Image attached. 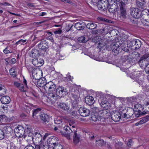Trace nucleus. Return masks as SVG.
Wrapping results in <instances>:
<instances>
[{
    "label": "nucleus",
    "mask_w": 149,
    "mask_h": 149,
    "mask_svg": "<svg viewBox=\"0 0 149 149\" xmlns=\"http://www.w3.org/2000/svg\"><path fill=\"white\" fill-rule=\"evenodd\" d=\"M137 6L139 8H143L146 3L145 0H136Z\"/></svg>",
    "instance_id": "nucleus-31"
},
{
    "label": "nucleus",
    "mask_w": 149,
    "mask_h": 149,
    "mask_svg": "<svg viewBox=\"0 0 149 149\" xmlns=\"http://www.w3.org/2000/svg\"><path fill=\"white\" fill-rule=\"evenodd\" d=\"M91 118V120L95 122L97 121L98 119L97 116L96 115H92Z\"/></svg>",
    "instance_id": "nucleus-60"
},
{
    "label": "nucleus",
    "mask_w": 149,
    "mask_h": 149,
    "mask_svg": "<svg viewBox=\"0 0 149 149\" xmlns=\"http://www.w3.org/2000/svg\"><path fill=\"white\" fill-rule=\"evenodd\" d=\"M72 107L74 109H76L78 107V104L76 101H74L72 103Z\"/></svg>",
    "instance_id": "nucleus-61"
},
{
    "label": "nucleus",
    "mask_w": 149,
    "mask_h": 149,
    "mask_svg": "<svg viewBox=\"0 0 149 149\" xmlns=\"http://www.w3.org/2000/svg\"><path fill=\"white\" fill-rule=\"evenodd\" d=\"M104 102L105 104H104V106L103 105H102V107L105 109H107L109 108L110 106V104L106 100H104Z\"/></svg>",
    "instance_id": "nucleus-55"
},
{
    "label": "nucleus",
    "mask_w": 149,
    "mask_h": 149,
    "mask_svg": "<svg viewBox=\"0 0 149 149\" xmlns=\"http://www.w3.org/2000/svg\"><path fill=\"white\" fill-rule=\"evenodd\" d=\"M89 40V38L87 36H81L78 38V41L79 42L85 43L86 42Z\"/></svg>",
    "instance_id": "nucleus-32"
},
{
    "label": "nucleus",
    "mask_w": 149,
    "mask_h": 149,
    "mask_svg": "<svg viewBox=\"0 0 149 149\" xmlns=\"http://www.w3.org/2000/svg\"><path fill=\"white\" fill-rule=\"evenodd\" d=\"M142 73L141 72L134 71L130 74V76L138 83L140 84L141 83L142 81L141 78Z\"/></svg>",
    "instance_id": "nucleus-4"
},
{
    "label": "nucleus",
    "mask_w": 149,
    "mask_h": 149,
    "mask_svg": "<svg viewBox=\"0 0 149 149\" xmlns=\"http://www.w3.org/2000/svg\"><path fill=\"white\" fill-rule=\"evenodd\" d=\"M120 17L125 19L126 18L127 15L126 10H120Z\"/></svg>",
    "instance_id": "nucleus-43"
},
{
    "label": "nucleus",
    "mask_w": 149,
    "mask_h": 149,
    "mask_svg": "<svg viewBox=\"0 0 149 149\" xmlns=\"http://www.w3.org/2000/svg\"><path fill=\"white\" fill-rule=\"evenodd\" d=\"M63 119L62 118L60 117H58L54 120V123L55 124L59 125V126L61 127L62 126L64 123L63 122Z\"/></svg>",
    "instance_id": "nucleus-34"
},
{
    "label": "nucleus",
    "mask_w": 149,
    "mask_h": 149,
    "mask_svg": "<svg viewBox=\"0 0 149 149\" xmlns=\"http://www.w3.org/2000/svg\"><path fill=\"white\" fill-rule=\"evenodd\" d=\"M58 107L65 111H67L70 109V106L67 103H60L58 104Z\"/></svg>",
    "instance_id": "nucleus-25"
},
{
    "label": "nucleus",
    "mask_w": 149,
    "mask_h": 149,
    "mask_svg": "<svg viewBox=\"0 0 149 149\" xmlns=\"http://www.w3.org/2000/svg\"><path fill=\"white\" fill-rule=\"evenodd\" d=\"M111 3L109 4L108 6L107 7V9H108L109 11L111 14H113L114 13L116 12L118 8V4L119 2L118 3L116 0H111Z\"/></svg>",
    "instance_id": "nucleus-5"
},
{
    "label": "nucleus",
    "mask_w": 149,
    "mask_h": 149,
    "mask_svg": "<svg viewBox=\"0 0 149 149\" xmlns=\"http://www.w3.org/2000/svg\"><path fill=\"white\" fill-rule=\"evenodd\" d=\"M130 11L131 15L134 18H139L141 17V12L138 8H131Z\"/></svg>",
    "instance_id": "nucleus-7"
},
{
    "label": "nucleus",
    "mask_w": 149,
    "mask_h": 149,
    "mask_svg": "<svg viewBox=\"0 0 149 149\" xmlns=\"http://www.w3.org/2000/svg\"><path fill=\"white\" fill-rule=\"evenodd\" d=\"M11 136V141H10V149H16L17 147L14 144V143H15L16 141V136L15 134L13 132H11L10 134V137Z\"/></svg>",
    "instance_id": "nucleus-15"
},
{
    "label": "nucleus",
    "mask_w": 149,
    "mask_h": 149,
    "mask_svg": "<svg viewBox=\"0 0 149 149\" xmlns=\"http://www.w3.org/2000/svg\"><path fill=\"white\" fill-rule=\"evenodd\" d=\"M96 143L97 146H102L106 143V142L102 139H98L96 141Z\"/></svg>",
    "instance_id": "nucleus-41"
},
{
    "label": "nucleus",
    "mask_w": 149,
    "mask_h": 149,
    "mask_svg": "<svg viewBox=\"0 0 149 149\" xmlns=\"http://www.w3.org/2000/svg\"><path fill=\"white\" fill-rule=\"evenodd\" d=\"M120 3V10H126V5L125 3L123 2H121Z\"/></svg>",
    "instance_id": "nucleus-44"
},
{
    "label": "nucleus",
    "mask_w": 149,
    "mask_h": 149,
    "mask_svg": "<svg viewBox=\"0 0 149 149\" xmlns=\"http://www.w3.org/2000/svg\"><path fill=\"white\" fill-rule=\"evenodd\" d=\"M97 26L95 22H90L86 25L87 28L91 30L95 29Z\"/></svg>",
    "instance_id": "nucleus-29"
},
{
    "label": "nucleus",
    "mask_w": 149,
    "mask_h": 149,
    "mask_svg": "<svg viewBox=\"0 0 149 149\" xmlns=\"http://www.w3.org/2000/svg\"><path fill=\"white\" fill-rule=\"evenodd\" d=\"M77 128H75L73 129L72 133H73V142L75 145L77 144L80 141L81 136L80 134L77 132Z\"/></svg>",
    "instance_id": "nucleus-11"
},
{
    "label": "nucleus",
    "mask_w": 149,
    "mask_h": 149,
    "mask_svg": "<svg viewBox=\"0 0 149 149\" xmlns=\"http://www.w3.org/2000/svg\"><path fill=\"white\" fill-rule=\"evenodd\" d=\"M34 140L39 144H41L42 142V137L41 134L38 132H35L34 134Z\"/></svg>",
    "instance_id": "nucleus-20"
},
{
    "label": "nucleus",
    "mask_w": 149,
    "mask_h": 149,
    "mask_svg": "<svg viewBox=\"0 0 149 149\" xmlns=\"http://www.w3.org/2000/svg\"><path fill=\"white\" fill-rule=\"evenodd\" d=\"M79 111L81 116L84 117L89 116L90 113V111L84 107H80L79 109Z\"/></svg>",
    "instance_id": "nucleus-16"
},
{
    "label": "nucleus",
    "mask_w": 149,
    "mask_h": 149,
    "mask_svg": "<svg viewBox=\"0 0 149 149\" xmlns=\"http://www.w3.org/2000/svg\"><path fill=\"white\" fill-rule=\"evenodd\" d=\"M127 113H128V117L130 118L131 117L133 118L134 116L133 114L134 113V110H130L129 111H127Z\"/></svg>",
    "instance_id": "nucleus-52"
},
{
    "label": "nucleus",
    "mask_w": 149,
    "mask_h": 149,
    "mask_svg": "<svg viewBox=\"0 0 149 149\" xmlns=\"http://www.w3.org/2000/svg\"><path fill=\"white\" fill-rule=\"evenodd\" d=\"M21 91H25L24 87L23 84H21L19 86L18 88Z\"/></svg>",
    "instance_id": "nucleus-62"
},
{
    "label": "nucleus",
    "mask_w": 149,
    "mask_h": 149,
    "mask_svg": "<svg viewBox=\"0 0 149 149\" xmlns=\"http://www.w3.org/2000/svg\"><path fill=\"white\" fill-rule=\"evenodd\" d=\"M17 72L15 70V68H12L10 69V74L12 77L14 78L17 76Z\"/></svg>",
    "instance_id": "nucleus-38"
},
{
    "label": "nucleus",
    "mask_w": 149,
    "mask_h": 149,
    "mask_svg": "<svg viewBox=\"0 0 149 149\" xmlns=\"http://www.w3.org/2000/svg\"><path fill=\"white\" fill-rule=\"evenodd\" d=\"M64 129L66 132H63L61 131L60 132L61 135L65 137L68 139H70V136L72 134L73 130H71V128L68 126H65L64 127Z\"/></svg>",
    "instance_id": "nucleus-10"
},
{
    "label": "nucleus",
    "mask_w": 149,
    "mask_h": 149,
    "mask_svg": "<svg viewBox=\"0 0 149 149\" xmlns=\"http://www.w3.org/2000/svg\"><path fill=\"white\" fill-rule=\"evenodd\" d=\"M9 99V97L8 96H3L1 98V101L3 104H8Z\"/></svg>",
    "instance_id": "nucleus-37"
},
{
    "label": "nucleus",
    "mask_w": 149,
    "mask_h": 149,
    "mask_svg": "<svg viewBox=\"0 0 149 149\" xmlns=\"http://www.w3.org/2000/svg\"><path fill=\"white\" fill-rule=\"evenodd\" d=\"M9 124L7 125L4 126L3 129L5 131V133L8 134L9 133Z\"/></svg>",
    "instance_id": "nucleus-53"
},
{
    "label": "nucleus",
    "mask_w": 149,
    "mask_h": 149,
    "mask_svg": "<svg viewBox=\"0 0 149 149\" xmlns=\"http://www.w3.org/2000/svg\"><path fill=\"white\" fill-rule=\"evenodd\" d=\"M102 4L98 3L97 5V7L99 10H102L105 11L107 9L108 6H104Z\"/></svg>",
    "instance_id": "nucleus-42"
},
{
    "label": "nucleus",
    "mask_w": 149,
    "mask_h": 149,
    "mask_svg": "<svg viewBox=\"0 0 149 149\" xmlns=\"http://www.w3.org/2000/svg\"><path fill=\"white\" fill-rule=\"evenodd\" d=\"M109 27L107 26H105L104 28H103V33L107 34L109 33L110 31H109Z\"/></svg>",
    "instance_id": "nucleus-54"
},
{
    "label": "nucleus",
    "mask_w": 149,
    "mask_h": 149,
    "mask_svg": "<svg viewBox=\"0 0 149 149\" xmlns=\"http://www.w3.org/2000/svg\"><path fill=\"white\" fill-rule=\"evenodd\" d=\"M136 53H134L128 55L124 56L122 58V59H123L125 61H127L129 63H134L136 59Z\"/></svg>",
    "instance_id": "nucleus-9"
},
{
    "label": "nucleus",
    "mask_w": 149,
    "mask_h": 149,
    "mask_svg": "<svg viewBox=\"0 0 149 149\" xmlns=\"http://www.w3.org/2000/svg\"><path fill=\"white\" fill-rule=\"evenodd\" d=\"M86 104L89 105H93L95 102L94 98L92 96H87L85 98Z\"/></svg>",
    "instance_id": "nucleus-23"
},
{
    "label": "nucleus",
    "mask_w": 149,
    "mask_h": 149,
    "mask_svg": "<svg viewBox=\"0 0 149 149\" xmlns=\"http://www.w3.org/2000/svg\"><path fill=\"white\" fill-rule=\"evenodd\" d=\"M86 25L84 22L81 21L76 23L74 27L77 29L79 30L84 29L85 28Z\"/></svg>",
    "instance_id": "nucleus-24"
},
{
    "label": "nucleus",
    "mask_w": 149,
    "mask_h": 149,
    "mask_svg": "<svg viewBox=\"0 0 149 149\" xmlns=\"http://www.w3.org/2000/svg\"><path fill=\"white\" fill-rule=\"evenodd\" d=\"M31 131V129L27 128L25 130V134L24 136V138H25L26 137H32L34 138V134L33 135Z\"/></svg>",
    "instance_id": "nucleus-28"
},
{
    "label": "nucleus",
    "mask_w": 149,
    "mask_h": 149,
    "mask_svg": "<svg viewBox=\"0 0 149 149\" xmlns=\"http://www.w3.org/2000/svg\"><path fill=\"white\" fill-rule=\"evenodd\" d=\"M40 147L39 145H37L35 146V148L31 145H29L26 146L24 149H40Z\"/></svg>",
    "instance_id": "nucleus-39"
},
{
    "label": "nucleus",
    "mask_w": 149,
    "mask_h": 149,
    "mask_svg": "<svg viewBox=\"0 0 149 149\" xmlns=\"http://www.w3.org/2000/svg\"><path fill=\"white\" fill-rule=\"evenodd\" d=\"M46 81V79L45 78H40L37 80V84L40 87H45L47 83Z\"/></svg>",
    "instance_id": "nucleus-22"
},
{
    "label": "nucleus",
    "mask_w": 149,
    "mask_h": 149,
    "mask_svg": "<svg viewBox=\"0 0 149 149\" xmlns=\"http://www.w3.org/2000/svg\"><path fill=\"white\" fill-rule=\"evenodd\" d=\"M40 118L43 123H46L48 122L49 120V117L47 114L45 113L41 114L40 116Z\"/></svg>",
    "instance_id": "nucleus-26"
},
{
    "label": "nucleus",
    "mask_w": 149,
    "mask_h": 149,
    "mask_svg": "<svg viewBox=\"0 0 149 149\" xmlns=\"http://www.w3.org/2000/svg\"><path fill=\"white\" fill-rule=\"evenodd\" d=\"M120 48L119 50L120 49H122L124 52H128L129 51V47L127 46V45L125 43H123L121 45V47L120 46H119Z\"/></svg>",
    "instance_id": "nucleus-36"
},
{
    "label": "nucleus",
    "mask_w": 149,
    "mask_h": 149,
    "mask_svg": "<svg viewBox=\"0 0 149 149\" xmlns=\"http://www.w3.org/2000/svg\"><path fill=\"white\" fill-rule=\"evenodd\" d=\"M41 109L40 108H37L32 111V117L33 118H36L39 116Z\"/></svg>",
    "instance_id": "nucleus-27"
},
{
    "label": "nucleus",
    "mask_w": 149,
    "mask_h": 149,
    "mask_svg": "<svg viewBox=\"0 0 149 149\" xmlns=\"http://www.w3.org/2000/svg\"><path fill=\"white\" fill-rule=\"evenodd\" d=\"M143 109H144V108H143L142 107V106L139 104H136L134 106V110L136 112H142Z\"/></svg>",
    "instance_id": "nucleus-30"
},
{
    "label": "nucleus",
    "mask_w": 149,
    "mask_h": 149,
    "mask_svg": "<svg viewBox=\"0 0 149 149\" xmlns=\"http://www.w3.org/2000/svg\"><path fill=\"white\" fill-rule=\"evenodd\" d=\"M38 32L36 34L34 35V38L33 40V41H35V42H36L35 44L37 43L39 41H41V40H42L43 39V36L40 35L38 34Z\"/></svg>",
    "instance_id": "nucleus-33"
},
{
    "label": "nucleus",
    "mask_w": 149,
    "mask_h": 149,
    "mask_svg": "<svg viewBox=\"0 0 149 149\" xmlns=\"http://www.w3.org/2000/svg\"><path fill=\"white\" fill-rule=\"evenodd\" d=\"M98 102L100 105L102 107L103 105L104 106L105 103L104 100H102V97H100L98 99Z\"/></svg>",
    "instance_id": "nucleus-56"
},
{
    "label": "nucleus",
    "mask_w": 149,
    "mask_h": 149,
    "mask_svg": "<svg viewBox=\"0 0 149 149\" xmlns=\"http://www.w3.org/2000/svg\"><path fill=\"white\" fill-rule=\"evenodd\" d=\"M134 115L136 118L140 117L142 115H144L146 114L147 113L146 111H142L141 112H134Z\"/></svg>",
    "instance_id": "nucleus-45"
},
{
    "label": "nucleus",
    "mask_w": 149,
    "mask_h": 149,
    "mask_svg": "<svg viewBox=\"0 0 149 149\" xmlns=\"http://www.w3.org/2000/svg\"><path fill=\"white\" fill-rule=\"evenodd\" d=\"M132 48L134 49H139L141 45V42L139 40H134L131 41L130 43Z\"/></svg>",
    "instance_id": "nucleus-12"
},
{
    "label": "nucleus",
    "mask_w": 149,
    "mask_h": 149,
    "mask_svg": "<svg viewBox=\"0 0 149 149\" xmlns=\"http://www.w3.org/2000/svg\"><path fill=\"white\" fill-rule=\"evenodd\" d=\"M110 0H100L98 2V3L102 4L104 5V6H108L109 4V2L110 1Z\"/></svg>",
    "instance_id": "nucleus-49"
},
{
    "label": "nucleus",
    "mask_w": 149,
    "mask_h": 149,
    "mask_svg": "<svg viewBox=\"0 0 149 149\" xmlns=\"http://www.w3.org/2000/svg\"><path fill=\"white\" fill-rule=\"evenodd\" d=\"M44 88L45 90L48 91L49 95L51 93L53 94L56 93V85L52 81H50L47 83Z\"/></svg>",
    "instance_id": "nucleus-3"
},
{
    "label": "nucleus",
    "mask_w": 149,
    "mask_h": 149,
    "mask_svg": "<svg viewBox=\"0 0 149 149\" xmlns=\"http://www.w3.org/2000/svg\"><path fill=\"white\" fill-rule=\"evenodd\" d=\"M32 62L34 66L40 67L44 64V61L43 59L41 58H35L32 60Z\"/></svg>",
    "instance_id": "nucleus-13"
},
{
    "label": "nucleus",
    "mask_w": 149,
    "mask_h": 149,
    "mask_svg": "<svg viewBox=\"0 0 149 149\" xmlns=\"http://www.w3.org/2000/svg\"><path fill=\"white\" fill-rule=\"evenodd\" d=\"M27 41L26 40L21 39L16 42L17 45H22Z\"/></svg>",
    "instance_id": "nucleus-58"
},
{
    "label": "nucleus",
    "mask_w": 149,
    "mask_h": 149,
    "mask_svg": "<svg viewBox=\"0 0 149 149\" xmlns=\"http://www.w3.org/2000/svg\"><path fill=\"white\" fill-rule=\"evenodd\" d=\"M141 20L144 24L147 26H149V19H148V20H147L146 19H142Z\"/></svg>",
    "instance_id": "nucleus-57"
},
{
    "label": "nucleus",
    "mask_w": 149,
    "mask_h": 149,
    "mask_svg": "<svg viewBox=\"0 0 149 149\" xmlns=\"http://www.w3.org/2000/svg\"><path fill=\"white\" fill-rule=\"evenodd\" d=\"M6 90L3 86L0 85V96H2L6 93Z\"/></svg>",
    "instance_id": "nucleus-48"
},
{
    "label": "nucleus",
    "mask_w": 149,
    "mask_h": 149,
    "mask_svg": "<svg viewBox=\"0 0 149 149\" xmlns=\"http://www.w3.org/2000/svg\"><path fill=\"white\" fill-rule=\"evenodd\" d=\"M62 33V30L60 29H58L54 31V33L56 34H60Z\"/></svg>",
    "instance_id": "nucleus-64"
},
{
    "label": "nucleus",
    "mask_w": 149,
    "mask_h": 149,
    "mask_svg": "<svg viewBox=\"0 0 149 149\" xmlns=\"http://www.w3.org/2000/svg\"><path fill=\"white\" fill-rule=\"evenodd\" d=\"M37 46L39 49H41L44 52L46 51L48 48V43L46 40L44 39L40 42Z\"/></svg>",
    "instance_id": "nucleus-14"
},
{
    "label": "nucleus",
    "mask_w": 149,
    "mask_h": 149,
    "mask_svg": "<svg viewBox=\"0 0 149 149\" xmlns=\"http://www.w3.org/2000/svg\"><path fill=\"white\" fill-rule=\"evenodd\" d=\"M121 112L116 111L115 113H112L111 115V117L112 120L115 122L119 121L120 119L121 116Z\"/></svg>",
    "instance_id": "nucleus-17"
},
{
    "label": "nucleus",
    "mask_w": 149,
    "mask_h": 149,
    "mask_svg": "<svg viewBox=\"0 0 149 149\" xmlns=\"http://www.w3.org/2000/svg\"><path fill=\"white\" fill-rule=\"evenodd\" d=\"M54 146L53 149H63V146L59 144H56L55 143H53Z\"/></svg>",
    "instance_id": "nucleus-46"
},
{
    "label": "nucleus",
    "mask_w": 149,
    "mask_h": 149,
    "mask_svg": "<svg viewBox=\"0 0 149 149\" xmlns=\"http://www.w3.org/2000/svg\"><path fill=\"white\" fill-rule=\"evenodd\" d=\"M111 42V41L109 42L107 41L106 42L105 47L109 51L112 50L114 52L115 55H117L119 53L120 48L116 46L114 44L112 45Z\"/></svg>",
    "instance_id": "nucleus-2"
},
{
    "label": "nucleus",
    "mask_w": 149,
    "mask_h": 149,
    "mask_svg": "<svg viewBox=\"0 0 149 149\" xmlns=\"http://www.w3.org/2000/svg\"><path fill=\"white\" fill-rule=\"evenodd\" d=\"M92 112L95 114H102L104 113L107 112L105 110H101V109L98 107H93L91 108Z\"/></svg>",
    "instance_id": "nucleus-19"
},
{
    "label": "nucleus",
    "mask_w": 149,
    "mask_h": 149,
    "mask_svg": "<svg viewBox=\"0 0 149 149\" xmlns=\"http://www.w3.org/2000/svg\"><path fill=\"white\" fill-rule=\"evenodd\" d=\"M106 42V39H102L99 42L98 44L97 45V47L100 49L104 47H105V44Z\"/></svg>",
    "instance_id": "nucleus-35"
},
{
    "label": "nucleus",
    "mask_w": 149,
    "mask_h": 149,
    "mask_svg": "<svg viewBox=\"0 0 149 149\" xmlns=\"http://www.w3.org/2000/svg\"><path fill=\"white\" fill-rule=\"evenodd\" d=\"M32 75L34 79L37 80L40 77V70L37 69H32Z\"/></svg>",
    "instance_id": "nucleus-18"
},
{
    "label": "nucleus",
    "mask_w": 149,
    "mask_h": 149,
    "mask_svg": "<svg viewBox=\"0 0 149 149\" xmlns=\"http://www.w3.org/2000/svg\"><path fill=\"white\" fill-rule=\"evenodd\" d=\"M4 133L0 128V140L3 139L4 138Z\"/></svg>",
    "instance_id": "nucleus-59"
},
{
    "label": "nucleus",
    "mask_w": 149,
    "mask_h": 149,
    "mask_svg": "<svg viewBox=\"0 0 149 149\" xmlns=\"http://www.w3.org/2000/svg\"><path fill=\"white\" fill-rule=\"evenodd\" d=\"M149 120V115L143 118L141 120L139 121L141 125L142 124Z\"/></svg>",
    "instance_id": "nucleus-40"
},
{
    "label": "nucleus",
    "mask_w": 149,
    "mask_h": 149,
    "mask_svg": "<svg viewBox=\"0 0 149 149\" xmlns=\"http://www.w3.org/2000/svg\"><path fill=\"white\" fill-rule=\"evenodd\" d=\"M29 55L30 57L34 58L40 55V52L38 49H32L30 52Z\"/></svg>",
    "instance_id": "nucleus-21"
},
{
    "label": "nucleus",
    "mask_w": 149,
    "mask_h": 149,
    "mask_svg": "<svg viewBox=\"0 0 149 149\" xmlns=\"http://www.w3.org/2000/svg\"><path fill=\"white\" fill-rule=\"evenodd\" d=\"M93 41L95 43L96 45L98 44L99 42L102 40L101 38L98 36H96L94 37L93 39Z\"/></svg>",
    "instance_id": "nucleus-51"
},
{
    "label": "nucleus",
    "mask_w": 149,
    "mask_h": 149,
    "mask_svg": "<svg viewBox=\"0 0 149 149\" xmlns=\"http://www.w3.org/2000/svg\"><path fill=\"white\" fill-rule=\"evenodd\" d=\"M56 93L54 94L50 93L48 95L47 97L51 103H54L58 97H64L68 93L66 89L62 86H59L56 89Z\"/></svg>",
    "instance_id": "nucleus-1"
},
{
    "label": "nucleus",
    "mask_w": 149,
    "mask_h": 149,
    "mask_svg": "<svg viewBox=\"0 0 149 149\" xmlns=\"http://www.w3.org/2000/svg\"><path fill=\"white\" fill-rule=\"evenodd\" d=\"M25 132L24 128L21 125H19L18 126L15 127L14 129V133L16 136L19 138L24 136Z\"/></svg>",
    "instance_id": "nucleus-6"
},
{
    "label": "nucleus",
    "mask_w": 149,
    "mask_h": 149,
    "mask_svg": "<svg viewBox=\"0 0 149 149\" xmlns=\"http://www.w3.org/2000/svg\"><path fill=\"white\" fill-rule=\"evenodd\" d=\"M149 57V54H145L143 55L140 58L139 62V63L141 68H147V60L146 59Z\"/></svg>",
    "instance_id": "nucleus-8"
},
{
    "label": "nucleus",
    "mask_w": 149,
    "mask_h": 149,
    "mask_svg": "<svg viewBox=\"0 0 149 149\" xmlns=\"http://www.w3.org/2000/svg\"><path fill=\"white\" fill-rule=\"evenodd\" d=\"M25 139L28 142H30L31 141H34V138L32 137H26Z\"/></svg>",
    "instance_id": "nucleus-63"
},
{
    "label": "nucleus",
    "mask_w": 149,
    "mask_h": 149,
    "mask_svg": "<svg viewBox=\"0 0 149 149\" xmlns=\"http://www.w3.org/2000/svg\"><path fill=\"white\" fill-rule=\"evenodd\" d=\"M126 110L125 109L123 110L121 112V116L122 118H130L128 117V113H127V111H126Z\"/></svg>",
    "instance_id": "nucleus-47"
},
{
    "label": "nucleus",
    "mask_w": 149,
    "mask_h": 149,
    "mask_svg": "<svg viewBox=\"0 0 149 149\" xmlns=\"http://www.w3.org/2000/svg\"><path fill=\"white\" fill-rule=\"evenodd\" d=\"M144 108L145 110L146 111V112L149 111V102L147 101H145L144 102Z\"/></svg>",
    "instance_id": "nucleus-50"
}]
</instances>
